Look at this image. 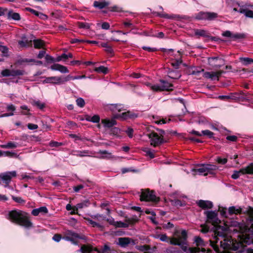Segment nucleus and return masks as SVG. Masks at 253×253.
Segmentation results:
<instances>
[{"mask_svg":"<svg viewBox=\"0 0 253 253\" xmlns=\"http://www.w3.org/2000/svg\"><path fill=\"white\" fill-rule=\"evenodd\" d=\"M169 78L173 79H178L181 77V75L177 71L170 70L168 72Z\"/></svg>","mask_w":253,"mask_h":253,"instance_id":"32","label":"nucleus"},{"mask_svg":"<svg viewBox=\"0 0 253 253\" xmlns=\"http://www.w3.org/2000/svg\"><path fill=\"white\" fill-rule=\"evenodd\" d=\"M63 58V53L56 58H54L49 55H46L45 57L46 62L47 63H53L50 67L52 70L59 71L61 73L63 72V66L55 63L61 61Z\"/></svg>","mask_w":253,"mask_h":253,"instance_id":"6","label":"nucleus"},{"mask_svg":"<svg viewBox=\"0 0 253 253\" xmlns=\"http://www.w3.org/2000/svg\"><path fill=\"white\" fill-rule=\"evenodd\" d=\"M89 205L90 202L89 200H84L81 202V203H78V204L76 205V206H75L74 211H77L79 209H82L87 207L88 206H89Z\"/></svg>","mask_w":253,"mask_h":253,"instance_id":"27","label":"nucleus"},{"mask_svg":"<svg viewBox=\"0 0 253 253\" xmlns=\"http://www.w3.org/2000/svg\"><path fill=\"white\" fill-rule=\"evenodd\" d=\"M66 49L64 48V63L68 65H70L72 66H74L75 65L79 63L80 61L78 60H72L71 61H68L69 58H72L73 55L71 53L67 52Z\"/></svg>","mask_w":253,"mask_h":253,"instance_id":"16","label":"nucleus"},{"mask_svg":"<svg viewBox=\"0 0 253 253\" xmlns=\"http://www.w3.org/2000/svg\"><path fill=\"white\" fill-rule=\"evenodd\" d=\"M101 46L103 47L106 48V50L108 52H112V49L107 43H101Z\"/></svg>","mask_w":253,"mask_h":253,"instance_id":"55","label":"nucleus"},{"mask_svg":"<svg viewBox=\"0 0 253 253\" xmlns=\"http://www.w3.org/2000/svg\"><path fill=\"white\" fill-rule=\"evenodd\" d=\"M217 14L215 12H207V17L206 20H213L217 17Z\"/></svg>","mask_w":253,"mask_h":253,"instance_id":"38","label":"nucleus"},{"mask_svg":"<svg viewBox=\"0 0 253 253\" xmlns=\"http://www.w3.org/2000/svg\"><path fill=\"white\" fill-rule=\"evenodd\" d=\"M111 251L110 247L105 244L101 250L97 248H94L90 244H85L81 246V248L77 252L82 253H91L92 251H95L97 253H108Z\"/></svg>","mask_w":253,"mask_h":253,"instance_id":"4","label":"nucleus"},{"mask_svg":"<svg viewBox=\"0 0 253 253\" xmlns=\"http://www.w3.org/2000/svg\"><path fill=\"white\" fill-rule=\"evenodd\" d=\"M125 131L127 133L129 138L132 137L133 129L132 128L128 127Z\"/></svg>","mask_w":253,"mask_h":253,"instance_id":"63","label":"nucleus"},{"mask_svg":"<svg viewBox=\"0 0 253 253\" xmlns=\"http://www.w3.org/2000/svg\"><path fill=\"white\" fill-rule=\"evenodd\" d=\"M197 205L203 209H211L213 207L212 203L210 201L200 200L196 202Z\"/></svg>","mask_w":253,"mask_h":253,"instance_id":"17","label":"nucleus"},{"mask_svg":"<svg viewBox=\"0 0 253 253\" xmlns=\"http://www.w3.org/2000/svg\"><path fill=\"white\" fill-rule=\"evenodd\" d=\"M248 100L249 99L246 97V95H245L243 91H240L239 93L237 101H245Z\"/></svg>","mask_w":253,"mask_h":253,"instance_id":"43","label":"nucleus"},{"mask_svg":"<svg viewBox=\"0 0 253 253\" xmlns=\"http://www.w3.org/2000/svg\"><path fill=\"white\" fill-rule=\"evenodd\" d=\"M87 120L93 123H98L100 120V118L98 115H94L92 117H89Z\"/></svg>","mask_w":253,"mask_h":253,"instance_id":"52","label":"nucleus"},{"mask_svg":"<svg viewBox=\"0 0 253 253\" xmlns=\"http://www.w3.org/2000/svg\"><path fill=\"white\" fill-rule=\"evenodd\" d=\"M203 76L207 79H210L211 80L218 81L217 73L215 72H206L204 73Z\"/></svg>","mask_w":253,"mask_h":253,"instance_id":"25","label":"nucleus"},{"mask_svg":"<svg viewBox=\"0 0 253 253\" xmlns=\"http://www.w3.org/2000/svg\"><path fill=\"white\" fill-rule=\"evenodd\" d=\"M8 49L6 46L0 45V51L2 52L3 56H8Z\"/></svg>","mask_w":253,"mask_h":253,"instance_id":"46","label":"nucleus"},{"mask_svg":"<svg viewBox=\"0 0 253 253\" xmlns=\"http://www.w3.org/2000/svg\"><path fill=\"white\" fill-rule=\"evenodd\" d=\"M207 12L201 11L196 16V18L198 20H206Z\"/></svg>","mask_w":253,"mask_h":253,"instance_id":"41","label":"nucleus"},{"mask_svg":"<svg viewBox=\"0 0 253 253\" xmlns=\"http://www.w3.org/2000/svg\"><path fill=\"white\" fill-rule=\"evenodd\" d=\"M136 249L141 252L147 251L150 250V246L147 245H141V246H136L135 247Z\"/></svg>","mask_w":253,"mask_h":253,"instance_id":"40","label":"nucleus"},{"mask_svg":"<svg viewBox=\"0 0 253 253\" xmlns=\"http://www.w3.org/2000/svg\"><path fill=\"white\" fill-rule=\"evenodd\" d=\"M240 60L241 61H244V64L247 65L252 63V59L248 57H240Z\"/></svg>","mask_w":253,"mask_h":253,"instance_id":"50","label":"nucleus"},{"mask_svg":"<svg viewBox=\"0 0 253 253\" xmlns=\"http://www.w3.org/2000/svg\"><path fill=\"white\" fill-rule=\"evenodd\" d=\"M140 199L141 201L152 202L157 203L159 198L154 194L153 191H150L149 189H141Z\"/></svg>","mask_w":253,"mask_h":253,"instance_id":"9","label":"nucleus"},{"mask_svg":"<svg viewBox=\"0 0 253 253\" xmlns=\"http://www.w3.org/2000/svg\"><path fill=\"white\" fill-rule=\"evenodd\" d=\"M182 63L181 59H175L171 63V65L175 69H178L180 65Z\"/></svg>","mask_w":253,"mask_h":253,"instance_id":"44","label":"nucleus"},{"mask_svg":"<svg viewBox=\"0 0 253 253\" xmlns=\"http://www.w3.org/2000/svg\"><path fill=\"white\" fill-rule=\"evenodd\" d=\"M19 146L18 144L14 142H8L6 144L1 145V147L4 149L15 148Z\"/></svg>","mask_w":253,"mask_h":253,"instance_id":"35","label":"nucleus"},{"mask_svg":"<svg viewBox=\"0 0 253 253\" xmlns=\"http://www.w3.org/2000/svg\"><path fill=\"white\" fill-rule=\"evenodd\" d=\"M188 251L190 253H197L200 252V249L199 248H189Z\"/></svg>","mask_w":253,"mask_h":253,"instance_id":"64","label":"nucleus"},{"mask_svg":"<svg viewBox=\"0 0 253 253\" xmlns=\"http://www.w3.org/2000/svg\"><path fill=\"white\" fill-rule=\"evenodd\" d=\"M85 236L84 235H80L71 231L68 230L64 234V240L70 241L73 244L78 245L79 240H85Z\"/></svg>","mask_w":253,"mask_h":253,"instance_id":"8","label":"nucleus"},{"mask_svg":"<svg viewBox=\"0 0 253 253\" xmlns=\"http://www.w3.org/2000/svg\"><path fill=\"white\" fill-rule=\"evenodd\" d=\"M160 240L161 241L169 243V238L166 234H162L160 235Z\"/></svg>","mask_w":253,"mask_h":253,"instance_id":"58","label":"nucleus"},{"mask_svg":"<svg viewBox=\"0 0 253 253\" xmlns=\"http://www.w3.org/2000/svg\"><path fill=\"white\" fill-rule=\"evenodd\" d=\"M76 102L77 105L81 108L84 107L85 105L84 100L81 97L77 98L76 100Z\"/></svg>","mask_w":253,"mask_h":253,"instance_id":"47","label":"nucleus"},{"mask_svg":"<svg viewBox=\"0 0 253 253\" xmlns=\"http://www.w3.org/2000/svg\"><path fill=\"white\" fill-rule=\"evenodd\" d=\"M195 242L196 243L197 246H200L203 244L204 241L200 237H195Z\"/></svg>","mask_w":253,"mask_h":253,"instance_id":"56","label":"nucleus"},{"mask_svg":"<svg viewBox=\"0 0 253 253\" xmlns=\"http://www.w3.org/2000/svg\"><path fill=\"white\" fill-rule=\"evenodd\" d=\"M9 219L13 221H30V215L21 210H13L8 213Z\"/></svg>","mask_w":253,"mask_h":253,"instance_id":"3","label":"nucleus"},{"mask_svg":"<svg viewBox=\"0 0 253 253\" xmlns=\"http://www.w3.org/2000/svg\"><path fill=\"white\" fill-rule=\"evenodd\" d=\"M131 116L129 115V112H123L121 114H115L113 115L114 119H119L120 120H125L129 118H130Z\"/></svg>","mask_w":253,"mask_h":253,"instance_id":"24","label":"nucleus"},{"mask_svg":"<svg viewBox=\"0 0 253 253\" xmlns=\"http://www.w3.org/2000/svg\"><path fill=\"white\" fill-rule=\"evenodd\" d=\"M77 153L75 154L77 156H79L81 157H84L87 156L88 153V151H77Z\"/></svg>","mask_w":253,"mask_h":253,"instance_id":"61","label":"nucleus"},{"mask_svg":"<svg viewBox=\"0 0 253 253\" xmlns=\"http://www.w3.org/2000/svg\"><path fill=\"white\" fill-rule=\"evenodd\" d=\"M204 213L209 220L217 219L218 211H206Z\"/></svg>","mask_w":253,"mask_h":253,"instance_id":"20","label":"nucleus"},{"mask_svg":"<svg viewBox=\"0 0 253 253\" xmlns=\"http://www.w3.org/2000/svg\"><path fill=\"white\" fill-rule=\"evenodd\" d=\"M253 174V164L240 169L239 171H234L231 177L234 179H237L241 174Z\"/></svg>","mask_w":253,"mask_h":253,"instance_id":"10","label":"nucleus"},{"mask_svg":"<svg viewBox=\"0 0 253 253\" xmlns=\"http://www.w3.org/2000/svg\"><path fill=\"white\" fill-rule=\"evenodd\" d=\"M130 243V239L127 237L119 238L118 244L122 247H126Z\"/></svg>","mask_w":253,"mask_h":253,"instance_id":"29","label":"nucleus"},{"mask_svg":"<svg viewBox=\"0 0 253 253\" xmlns=\"http://www.w3.org/2000/svg\"><path fill=\"white\" fill-rule=\"evenodd\" d=\"M213 133L209 130H205L202 131V135L207 136L210 138L213 137Z\"/></svg>","mask_w":253,"mask_h":253,"instance_id":"48","label":"nucleus"},{"mask_svg":"<svg viewBox=\"0 0 253 253\" xmlns=\"http://www.w3.org/2000/svg\"><path fill=\"white\" fill-rule=\"evenodd\" d=\"M150 139L151 145L154 147L157 146L163 142V138L157 133L152 132L148 134Z\"/></svg>","mask_w":253,"mask_h":253,"instance_id":"12","label":"nucleus"},{"mask_svg":"<svg viewBox=\"0 0 253 253\" xmlns=\"http://www.w3.org/2000/svg\"><path fill=\"white\" fill-rule=\"evenodd\" d=\"M116 228H127L129 225H133L135 222H109Z\"/></svg>","mask_w":253,"mask_h":253,"instance_id":"26","label":"nucleus"},{"mask_svg":"<svg viewBox=\"0 0 253 253\" xmlns=\"http://www.w3.org/2000/svg\"><path fill=\"white\" fill-rule=\"evenodd\" d=\"M217 169L215 165L211 164H203L200 168L192 169L194 174L198 173L200 175H207L209 174H213V171Z\"/></svg>","mask_w":253,"mask_h":253,"instance_id":"5","label":"nucleus"},{"mask_svg":"<svg viewBox=\"0 0 253 253\" xmlns=\"http://www.w3.org/2000/svg\"><path fill=\"white\" fill-rule=\"evenodd\" d=\"M187 233L185 230H183L181 231V239L180 245H178L180 247L181 249L184 252H187L188 249L187 247Z\"/></svg>","mask_w":253,"mask_h":253,"instance_id":"15","label":"nucleus"},{"mask_svg":"<svg viewBox=\"0 0 253 253\" xmlns=\"http://www.w3.org/2000/svg\"><path fill=\"white\" fill-rule=\"evenodd\" d=\"M216 161L218 164L222 165H224L227 162V159L226 158L222 159L220 157H217Z\"/></svg>","mask_w":253,"mask_h":253,"instance_id":"57","label":"nucleus"},{"mask_svg":"<svg viewBox=\"0 0 253 253\" xmlns=\"http://www.w3.org/2000/svg\"><path fill=\"white\" fill-rule=\"evenodd\" d=\"M48 210L46 207H41L32 210L31 213L34 216L43 215L47 213Z\"/></svg>","mask_w":253,"mask_h":253,"instance_id":"19","label":"nucleus"},{"mask_svg":"<svg viewBox=\"0 0 253 253\" xmlns=\"http://www.w3.org/2000/svg\"><path fill=\"white\" fill-rule=\"evenodd\" d=\"M12 198L15 202L18 203H24L25 202L22 198L19 197L12 196Z\"/></svg>","mask_w":253,"mask_h":253,"instance_id":"59","label":"nucleus"},{"mask_svg":"<svg viewBox=\"0 0 253 253\" xmlns=\"http://www.w3.org/2000/svg\"><path fill=\"white\" fill-rule=\"evenodd\" d=\"M208 61L209 65L213 68H220L224 64V60L218 56L209 57Z\"/></svg>","mask_w":253,"mask_h":253,"instance_id":"11","label":"nucleus"},{"mask_svg":"<svg viewBox=\"0 0 253 253\" xmlns=\"http://www.w3.org/2000/svg\"><path fill=\"white\" fill-rule=\"evenodd\" d=\"M142 151L145 153V155L149 157L150 158H154L155 155L151 150L147 147H145L142 149Z\"/></svg>","mask_w":253,"mask_h":253,"instance_id":"37","label":"nucleus"},{"mask_svg":"<svg viewBox=\"0 0 253 253\" xmlns=\"http://www.w3.org/2000/svg\"><path fill=\"white\" fill-rule=\"evenodd\" d=\"M195 34L196 36L203 37H209V33L208 32V31L202 29L195 30Z\"/></svg>","mask_w":253,"mask_h":253,"instance_id":"33","label":"nucleus"},{"mask_svg":"<svg viewBox=\"0 0 253 253\" xmlns=\"http://www.w3.org/2000/svg\"><path fill=\"white\" fill-rule=\"evenodd\" d=\"M120 132V129L118 127H113L111 130V133L115 135H118Z\"/></svg>","mask_w":253,"mask_h":253,"instance_id":"60","label":"nucleus"},{"mask_svg":"<svg viewBox=\"0 0 253 253\" xmlns=\"http://www.w3.org/2000/svg\"><path fill=\"white\" fill-rule=\"evenodd\" d=\"M160 82L162 84V85H159L157 84V86H155L154 87V89H156L157 91H161L164 90L169 91L172 90L171 87H173V85L171 84H170L169 82L165 81L163 80H161Z\"/></svg>","mask_w":253,"mask_h":253,"instance_id":"14","label":"nucleus"},{"mask_svg":"<svg viewBox=\"0 0 253 253\" xmlns=\"http://www.w3.org/2000/svg\"><path fill=\"white\" fill-rule=\"evenodd\" d=\"M168 253H180V251L175 248H172L167 250Z\"/></svg>","mask_w":253,"mask_h":253,"instance_id":"62","label":"nucleus"},{"mask_svg":"<svg viewBox=\"0 0 253 253\" xmlns=\"http://www.w3.org/2000/svg\"><path fill=\"white\" fill-rule=\"evenodd\" d=\"M61 78L58 77H51L46 78L43 83H52V84H58L61 82Z\"/></svg>","mask_w":253,"mask_h":253,"instance_id":"28","label":"nucleus"},{"mask_svg":"<svg viewBox=\"0 0 253 253\" xmlns=\"http://www.w3.org/2000/svg\"><path fill=\"white\" fill-rule=\"evenodd\" d=\"M18 225L24 227L25 228H30L32 226V222H15Z\"/></svg>","mask_w":253,"mask_h":253,"instance_id":"45","label":"nucleus"},{"mask_svg":"<svg viewBox=\"0 0 253 253\" xmlns=\"http://www.w3.org/2000/svg\"><path fill=\"white\" fill-rule=\"evenodd\" d=\"M238 12L244 14L246 17L253 18V11L249 9L244 6H242L240 7Z\"/></svg>","mask_w":253,"mask_h":253,"instance_id":"18","label":"nucleus"},{"mask_svg":"<svg viewBox=\"0 0 253 253\" xmlns=\"http://www.w3.org/2000/svg\"><path fill=\"white\" fill-rule=\"evenodd\" d=\"M115 119H113L111 120L108 119H104L102 120V123L103 124L104 126L107 127H112L113 126L116 125V121Z\"/></svg>","mask_w":253,"mask_h":253,"instance_id":"31","label":"nucleus"},{"mask_svg":"<svg viewBox=\"0 0 253 253\" xmlns=\"http://www.w3.org/2000/svg\"><path fill=\"white\" fill-rule=\"evenodd\" d=\"M74 207L75 206L72 207L70 204H68L66 205V209L70 211V214H73L77 213V211H74Z\"/></svg>","mask_w":253,"mask_h":253,"instance_id":"51","label":"nucleus"},{"mask_svg":"<svg viewBox=\"0 0 253 253\" xmlns=\"http://www.w3.org/2000/svg\"><path fill=\"white\" fill-rule=\"evenodd\" d=\"M16 171H7L0 174V180L6 184H9L12 178L16 176Z\"/></svg>","mask_w":253,"mask_h":253,"instance_id":"13","label":"nucleus"},{"mask_svg":"<svg viewBox=\"0 0 253 253\" xmlns=\"http://www.w3.org/2000/svg\"><path fill=\"white\" fill-rule=\"evenodd\" d=\"M34 44L35 48H40L43 46V42L40 40H34Z\"/></svg>","mask_w":253,"mask_h":253,"instance_id":"42","label":"nucleus"},{"mask_svg":"<svg viewBox=\"0 0 253 253\" xmlns=\"http://www.w3.org/2000/svg\"><path fill=\"white\" fill-rule=\"evenodd\" d=\"M7 18L9 20H13L15 21H19L21 17L18 13L14 12L12 10L8 11L7 14Z\"/></svg>","mask_w":253,"mask_h":253,"instance_id":"22","label":"nucleus"},{"mask_svg":"<svg viewBox=\"0 0 253 253\" xmlns=\"http://www.w3.org/2000/svg\"><path fill=\"white\" fill-rule=\"evenodd\" d=\"M108 108L114 113L121 112L124 110V106L121 104H112L108 106Z\"/></svg>","mask_w":253,"mask_h":253,"instance_id":"21","label":"nucleus"},{"mask_svg":"<svg viewBox=\"0 0 253 253\" xmlns=\"http://www.w3.org/2000/svg\"><path fill=\"white\" fill-rule=\"evenodd\" d=\"M95 71L99 73H102L104 74H106L108 73V69L107 67H105L103 66H100L98 67L95 68Z\"/></svg>","mask_w":253,"mask_h":253,"instance_id":"39","label":"nucleus"},{"mask_svg":"<svg viewBox=\"0 0 253 253\" xmlns=\"http://www.w3.org/2000/svg\"><path fill=\"white\" fill-rule=\"evenodd\" d=\"M97 153L100 155L98 157L100 159H111L114 158L112 153L107 150H99Z\"/></svg>","mask_w":253,"mask_h":253,"instance_id":"23","label":"nucleus"},{"mask_svg":"<svg viewBox=\"0 0 253 253\" xmlns=\"http://www.w3.org/2000/svg\"><path fill=\"white\" fill-rule=\"evenodd\" d=\"M32 104L33 106H36L41 110L45 107V103L40 100H34L32 102Z\"/></svg>","mask_w":253,"mask_h":253,"instance_id":"36","label":"nucleus"},{"mask_svg":"<svg viewBox=\"0 0 253 253\" xmlns=\"http://www.w3.org/2000/svg\"><path fill=\"white\" fill-rule=\"evenodd\" d=\"M171 203L172 205H173L175 206L181 207L183 205L181 201L178 199H174V200H171Z\"/></svg>","mask_w":253,"mask_h":253,"instance_id":"53","label":"nucleus"},{"mask_svg":"<svg viewBox=\"0 0 253 253\" xmlns=\"http://www.w3.org/2000/svg\"><path fill=\"white\" fill-rule=\"evenodd\" d=\"M218 211L222 217L230 220L236 219L238 214H246L250 218V221H253V208L251 207L243 209L240 206H231L228 210L226 208L219 207Z\"/></svg>","mask_w":253,"mask_h":253,"instance_id":"2","label":"nucleus"},{"mask_svg":"<svg viewBox=\"0 0 253 253\" xmlns=\"http://www.w3.org/2000/svg\"><path fill=\"white\" fill-rule=\"evenodd\" d=\"M78 26L80 28L88 29L90 28V25L87 23L79 22Z\"/></svg>","mask_w":253,"mask_h":253,"instance_id":"49","label":"nucleus"},{"mask_svg":"<svg viewBox=\"0 0 253 253\" xmlns=\"http://www.w3.org/2000/svg\"><path fill=\"white\" fill-rule=\"evenodd\" d=\"M26 74V72L23 70H9L5 69L1 71V75L3 77H16L17 79L16 80H12V83H18L20 79V76H23Z\"/></svg>","mask_w":253,"mask_h":253,"instance_id":"7","label":"nucleus"},{"mask_svg":"<svg viewBox=\"0 0 253 253\" xmlns=\"http://www.w3.org/2000/svg\"><path fill=\"white\" fill-rule=\"evenodd\" d=\"M109 4V3L104 0L101 1H94L93 3V6L99 9H102L108 6Z\"/></svg>","mask_w":253,"mask_h":253,"instance_id":"30","label":"nucleus"},{"mask_svg":"<svg viewBox=\"0 0 253 253\" xmlns=\"http://www.w3.org/2000/svg\"><path fill=\"white\" fill-rule=\"evenodd\" d=\"M245 37V35L243 34L237 33L235 34H232V37L235 40L243 39Z\"/></svg>","mask_w":253,"mask_h":253,"instance_id":"54","label":"nucleus"},{"mask_svg":"<svg viewBox=\"0 0 253 253\" xmlns=\"http://www.w3.org/2000/svg\"><path fill=\"white\" fill-rule=\"evenodd\" d=\"M242 222H205V224L201 225V232L203 233H208L210 229V227L207 223H211L213 225L214 239L215 241H211V245L215 251L218 249V246L216 245L219 240L218 237H221L223 238V241H221L220 246L224 250H232L237 251L242 247V244L237 241L236 239H233L231 236H227L226 233L229 230L230 225H236L241 224Z\"/></svg>","mask_w":253,"mask_h":253,"instance_id":"1","label":"nucleus"},{"mask_svg":"<svg viewBox=\"0 0 253 253\" xmlns=\"http://www.w3.org/2000/svg\"><path fill=\"white\" fill-rule=\"evenodd\" d=\"M181 239V234L179 236H178L177 238L173 237L170 239L169 238V243L171 245H177V246L180 245V242H181V240H180Z\"/></svg>","mask_w":253,"mask_h":253,"instance_id":"34","label":"nucleus"}]
</instances>
